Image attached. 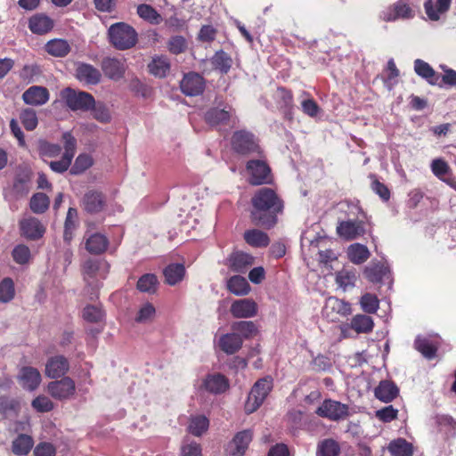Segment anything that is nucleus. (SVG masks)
Returning a JSON list of instances; mask_svg holds the SVG:
<instances>
[{"instance_id":"nucleus-2","label":"nucleus","mask_w":456,"mask_h":456,"mask_svg":"<svg viewBox=\"0 0 456 456\" xmlns=\"http://www.w3.org/2000/svg\"><path fill=\"white\" fill-rule=\"evenodd\" d=\"M110 44L118 50H127L134 47L138 41L135 29L126 22L112 24L108 29Z\"/></svg>"},{"instance_id":"nucleus-1","label":"nucleus","mask_w":456,"mask_h":456,"mask_svg":"<svg viewBox=\"0 0 456 456\" xmlns=\"http://www.w3.org/2000/svg\"><path fill=\"white\" fill-rule=\"evenodd\" d=\"M250 218L254 224L266 229L277 224V216L282 213L283 201L270 188L259 189L251 199Z\"/></svg>"},{"instance_id":"nucleus-42","label":"nucleus","mask_w":456,"mask_h":456,"mask_svg":"<svg viewBox=\"0 0 456 456\" xmlns=\"http://www.w3.org/2000/svg\"><path fill=\"white\" fill-rule=\"evenodd\" d=\"M50 205L49 198L42 192H37L34 194L29 202V207L32 212L35 214H43L45 213Z\"/></svg>"},{"instance_id":"nucleus-35","label":"nucleus","mask_w":456,"mask_h":456,"mask_svg":"<svg viewBox=\"0 0 456 456\" xmlns=\"http://www.w3.org/2000/svg\"><path fill=\"white\" fill-rule=\"evenodd\" d=\"M370 255L368 248L360 243H354L347 248L348 258L355 265L364 263L370 257Z\"/></svg>"},{"instance_id":"nucleus-57","label":"nucleus","mask_w":456,"mask_h":456,"mask_svg":"<svg viewBox=\"0 0 456 456\" xmlns=\"http://www.w3.org/2000/svg\"><path fill=\"white\" fill-rule=\"evenodd\" d=\"M201 446L194 441L184 440L181 447L182 456H202Z\"/></svg>"},{"instance_id":"nucleus-51","label":"nucleus","mask_w":456,"mask_h":456,"mask_svg":"<svg viewBox=\"0 0 456 456\" xmlns=\"http://www.w3.org/2000/svg\"><path fill=\"white\" fill-rule=\"evenodd\" d=\"M414 69L419 76L428 79L431 84H436V81L433 79L436 76L435 70L428 63L418 59L414 61Z\"/></svg>"},{"instance_id":"nucleus-26","label":"nucleus","mask_w":456,"mask_h":456,"mask_svg":"<svg viewBox=\"0 0 456 456\" xmlns=\"http://www.w3.org/2000/svg\"><path fill=\"white\" fill-rule=\"evenodd\" d=\"M170 62L167 56L156 55L148 64L149 72L157 77H165L170 71Z\"/></svg>"},{"instance_id":"nucleus-5","label":"nucleus","mask_w":456,"mask_h":456,"mask_svg":"<svg viewBox=\"0 0 456 456\" xmlns=\"http://www.w3.org/2000/svg\"><path fill=\"white\" fill-rule=\"evenodd\" d=\"M47 392L57 400H68L75 395L76 384L69 377L52 381L47 386Z\"/></svg>"},{"instance_id":"nucleus-7","label":"nucleus","mask_w":456,"mask_h":456,"mask_svg":"<svg viewBox=\"0 0 456 456\" xmlns=\"http://www.w3.org/2000/svg\"><path fill=\"white\" fill-rule=\"evenodd\" d=\"M351 312L352 309L349 303L335 297L327 298L323 307V315L332 322L339 320V317L350 314Z\"/></svg>"},{"instance_id":"nucleus-52","label":"nucleus","mask_w":456,"mask_h":456,"mask_svg":"<svg viewBox=\"0 0 456 456\" xmlns=\"http://www.w3.org/2000/svg\"><path fill=\"white\" fill-rule=\"evenodd\" d=\"M20 122L22 123V125L24 126V127L28 131L34 130L38 124L36 111L34 110L28 109V108L24 109L20 112Z\"/></svg>"},{"instance_id":"nucleus-8","label":"nucleus","mask_w":456,"mask_h":456,"mask_svg":"<svg viewBox=\"0 0 456 456\" xmlns=\"http://www.w3.org/2000/svg\"><path fill=\"white\" fill-rule=\"evenodd\" d=\"M316 414L331 420H338L348 415V407L337 401L325 400L316 410Z\"/></svg>"},{"instance_id":"nucleus-50","label":"nucleus","mask_w":456,"mask_h":456,"mask_svg":"<svg viewBox=\"0 0 456 456\" xmlns=\"http://www.w3.org/2000/svg\"><path fill=\"white\" fill-rule=\"evenodd\" d=\"M231 114L229 110L212 109L206 113V120L210 125H218L229 120Z\"/></svg>"},{"instance_id":"nucleus-37","label":"nucleus","mask_w":456,"mask_h":456,"mask_svg":"<svg viewBox=\"0 0 456 456\" xmlns=\"http://www.w3.org/2000/svg\"><path fill=\"white\" fill-rule=\"evenodd\" d=\"M350 326L357 333H369L372 330L374 322L370 316L356 314L352 318Z\"/></svg>"},{"instance_id":"nucleus-41","label":"nucleus","mask_w":456,"mask_h":456,"mask_svg":"<svg viewBox=\"0 0 456 456\" xmlns=\"http://www.w3.org/2000/svg\"><path fill=\"white\" fill-rule=\"evenodd\" d=\"M209 426L208 419L204 415H197L191 418L188 430L195 436H200Z\"/></svg>"},{"instance_id":"nucleus-64","label":"nucleus","mask_w":456,"mask_h":456,"mask_svg":"<svg viewBox=\"0 0 456 456\" xmlns=\"http://www.w3.org/2000/svg\"><path fill=\"white\" fill-rule=\"evenodd\" d=\"M55 452L53 445L45 442L38 444L34 450L35 456H55Z\"/></svg>"},{"instance_id":"nucleus-39","label":"nucleus","mask_w":456,"mask_h":456,"mask_svg":"<svg viewBox=\"0 0 456 456\" xmlns=\"http://www.w3.org/2000/svg\"><path fill=\"white\" fill-rule=\"evenodd\" d=\"M357 280V273L354 270L343 269L336 274V283L343 290L353 288Z\"/></svg>"},{"instance_id":"nucleus-38","label":"nucleus","mask_w":456,"mask_h":456,"mask_svg":"<svg viewBox=\"0 0 456 456\" xmlns=\"http://www.w3.org/2000/svg\"><path fill=\"white\" fill-rule=\"evenodd\" d=\"M33 447V439L28 435H20L12 441V451L15 455H27Z\"/></svg>"},{"instance_id":"nucleus-14","label":"nucleus","mask_w":456,"mask_h":456,"mask_svg":"<svg viewBox=\"0 0 456 456\" xmlns=\"http://www.w3.org/2000/svg\"><path fill=\"white\" fill-rule=\"evenodd\" d=\"M21 235L28 240H38L45 232V226L36 217H26L20 221Z\"/></svg>"},{"instance_id":"nucleus-22","label":"nucleus","mask_w":456,"mask_h":456,"mask_svg":"<svg viewBox=\"0 0 456 456\" xmlns=\"http://www.w3.org/2000/svg\"><path fill=\"white\" fill-rule=\"evenodd\" d=\"M102 69L106 77L112 80H119L123 77L126 67L123 61L107 57L102 61Z\"/></svg>"},{"instance_id":"nucleus-45","label":"nucleus","mask_w":456,"mask_h":456,"mask_svg":"<svg viewBox=\"0 0 456 456\" xmlns=\"http://www.w3.org/2000/svg\"><path fill=\"white\" fill-rule=\"evenodd\" d=\"M232 62L231 57L223 51L216 52L211 59L212 65L222 73H227L229 71L232 67Z\"/></svg>"},{"instance_id":"nucleus-49","label":"nucleus","mask_w":456,"mask_h":456,"mask_svg":"<svg viewBox=\"0 0 456 456\" xmlns=\"http://www.w3.org/2000/svg\"><path fill=\"white\" fill-rule=\"evenodd\" d=\"M94 164L93 158L88 154H80L77 157L70 169L72 175H79L91 167Z\"/></svg>"},{"instance_id":"nucleus-32","label":"nucleus","mask_w":456,"mask_h":456,"mask_svg":"<svg viewBox=\"0 0 456 456\" xmlns=\"http://www.w3.org/2000/svg\"><path fill=\"white\" fill-rule=\"evenodd\" d=\"M392 456H412L413 446L403 438L391 441L387 447Z\"/></svg>"},{"instance_id":"nucleus-55","label":"nucleus","mask_w":456,"mask_h":456,"mask_svg":"<svg viewBox=\"0 0 456 456\" xmlns=\"http://www.w3.org/2000/svg\"><path fill=\"white\" fill-rule=\"evenodd\" d=\"M155 307L150 303H145L139 309L138 314L135 317V322L139 323H147L153 320L155 316Z\"/></svg>"},{"instance_id":"nucleus-46","label":"nucleus","mask_w":456,"mask_h":456,"mask_svg":"<svg viewBox=\"0 0 456 456\" xmlns=\"http://www.w3.org/2000/svg\"><path fill=\"white\" fill-rule=\"evenodd\" d=\"M30 175L24 174L16 177L13 183V191L18 198L25 197L30 191Z\"/></svg>"},{"instance_id":"nucleus-4","label":"nucleus","mask_w":456,"mask_h":456,"mask_svg":"<svg viewBox=\"0 0 456 456\" xmlns=\"http://www.w3.org/2000/svg\"><path fill=\"white\" fill-rule=\"evenodd\" d=\"M61 96L72 110H87L95 103L93 95L89 93L76 91L69 87L61 91Z\"/></svg>"},{"instance_id":"nucleus-31","label":"nucleus","mask_w":456,"mask_h":456,"mask_svg":"<svg viewBox=\"0 0 456 456\" xmlns=\"http://www.w3.org/2000/svg\"><path fill=\"white\" fill-rule=\"evenodd\" d=\"M246 242L255 248H265L268 246L270 239L268 235L258 229H251L244 232Z\"/></svg>"},{"instance_id":"nucleus-17","label":"nucleus","mask_w":456,"mask_h":456,"mask_svg":"<svg viewBox=\"0 0 456 456\" xmlns=\"http://www.w3.org/2000/svg\"><path fill=\"white\" fill-rule=\"evenodd\" d=\"M232 146L240 153L246 154L256 151L258 148L252 134L240 131L232 136Z\"/></svg>"},{"instance_id":"nucleus-62","label":"nucleus","mask_w":456,"mask_h":456,"mask_svg":"<svg viewBox=\"0 0 456 456\" xmlns=\"http://www.w3.org/2000/svg\"><path fill=\"white\" fill-rule=\"evenodd\" d=\"M431 169L436 176L444 181V175L449 172L450 167L445 161L437 159L432 161Z\"/></svg>"},{"instance_id":"nucleus-59","label":"nucleus","mask_w":456,"mask_h":456,"mask_svg":"<svg viewBox=\"0 0 456 456\" xmlns=\"http://www.w3.org/2000/svg\"><path fill=\"white\" fill-rule=\"evenodd\" d=\"M12 257L14 261L20 265H24L30 258V250L28 247L23 244L16 246L12 250Z\"/></svg>"},{"instance_id":"nucleus-30","label":"nucleus","mask_w":456,"mask_h":456,"mask_svg":"<svg viewBox=\"0 0 456 456\" xmlns=\"http://www.w3.org/2000/svg\"><path fill=\"white\" fill-rule=\"evenodd\" d=\"M45 49L52 56L64 57L70 52V45L65 39L54 38L45 44Z\"/></svg>"},{"instance_id":"nucleus-47","label":"nucleus","mask_w":456,"mask_h":456,"mask_svg":"<svg viewBox=\"0 0 456 456\" xmlns=\"http://www.w3.org/2000/svg\"><path fill=\"white\" fill-rule=\"evenodd\" d=\"M415 348L421 353V354L428 358V359H433L436 356V346L433 345L431 342L428 341V339L421 337H418L415 339Z\"/></svg>"},{"instance_id":"nucleus-40","label":"nucleus","mask_w":456,"mask_h":456,"mask_svg":"<svg viewBox=\"0 0 456 456\" xmlns=\"http://www.w3.org/2000/svg\"><path fill=\"white\" fill-rule=\"evenodd\" d=\"M136 12L141 19L151 24L157 25L162 20L160 14L150 4H139Z\"/></svg>"},{"instance_id":"nucleus-27","label":"nucleus","mask_w":456,"mask_h":456,"mask_svg":"<svg viewBox=\"0 0 456 456\" xmlns=\"http://www.w3.org/2000/svg\"><path fill=\"white\" fill-rule=\"evenodd\" d=\"M452 0H436V8L431 0L424 4L426 14L428 19L434 21L439 20L441 15L444 14L451 6Z\"/></svg>"},{"instance_id":"nucleus-11","label":"nucleus","mask_w":456,"mask_h":456,"mask_svg":"<svg viewBox=\"0 0 456 456\" xmlns=\"http://www.w3.org/2000/svg\"><path fill=\"white\" fill-rule=\"evenodd\" d=\"M252 441V432L248 429L238 432L227 444L226 452L230 456H243Z\"/></svg>"},{"instance_id":"nucleus-20","label":"nucleus","mask_w":456,"mask_h":456,"mask_svg":"<svg viewBox=\"0 0 456 456\" xmlns=\"http://www.w3.org/2000/svg\"><path fill=\"white\" fill-rule=\"evenodd\" d=\"M20 386L27 390L33 391L40 385L42 378L37 369L23 367L18 376Z\"/></svg>"},{"instance_id":"nucleus-54","label":"nucleus","mask_w":456,"mask_h":456,"mask_svg":"<svg viewBox=\"0 0 456 456\" xmlns=\"http://www.w3.org/2000/svg\"><path fill=\"white\" fill-rule=\"evenodd\" d=\"M338 444L331 439L322 441L318 446V454L320 456H338Z\"/></svg>"},{"instance_id":"nucleus-48","label":"nucleus","mask_w":456,"mask_h":456,"mask_svg":"<svg viewBox=\"0 0 456 456\" xmlns=\"http://www.w3.org/2000/svg\"><path fill=\"white\" fill-rule=\"evenodd\" d=\"M15 288L11 278H4L0 282V302L9 303L14 298Z\"/></svg>"},{"instance_id":"nucleus-44","label":"nucleus","mask_w":456,"mask_h":456,"mask_svg":"<svg viewBox=\"0 0 456 456\" xmlns=\"http://www.w3.org/2000/svg\"><path fill=\"white\" fill-rule=\"evenodd\" d=\"M158 287V279L156 275L147 273L142 275L137 282V289L144 293L153 294Z\"/></svg>"},{"instance_id":"nucleus-58","label":"nucleus","mask_w":456,"mask_h":456,"mask_svg":"<svg viewBox=\"0 0 456 456\" xmlns=\"http://www.w3.org/2000/svg\"><path fill=\"white\" fill-rule=\"evenodd\" d=\"M167 48L171 53L179 54L186 50L187 44L183 37L175 36L169 39Z\"/></svg>"},{"instance_id":"nucleus-28","label":"nucleus","mask_w":456,"mask_h":456,"mask_svg":"<svg viewBox=\"0 0 456 456\" xmlns=\"http://www.w3.org/2000/svg\"><path fill=\"white\" fill-rule=\"evenodd\" d=\"M109 244L108 239L101 233L91 234L86 240V250L94 255L101 254L105 251Z\"/></svg>"},{"instance_id":"nucleus-63","label":"nucleus","mask_w":456,"mask_h":456,"mask_svg":"<svg viewBox=\"0 0 456 456\" xmlns=\"http://www.w3.org/2000/svg\"><path fill=\"white\" fill-rule=\"evenodd\" d=\"M398 411L392 405L384 407L376 411V417L384 422H390L397 418Z\"/></svg>"},{"instance_id":"nucleus-18","label":"nucleus","mask_w":456,"mask_h":456,"mask_svg":"<svg viewBox=\"0 0 456 456\" xmlns=\"http://www.w3.org/2000/svg\"><path fill=\"white\" fill-rule=\"evenodd\" d=\"M76 77L85 85H97L102 78L101 72L91 64L78 62L76 67Z\"/></svg>"},{"instance_id":"nucleus-21","label":"nucleus","mask_w":456,"mask_h":456,"mask_svg":"<svg viewBox=\"0 0 456 456\" xmlns=\"http://www.w3.org/2000/svg\"><path fill=\"white\" fill-rule=\"evenodd\" d=\"M22 99L28 105L40 106L48 102L49 92L45 87L33 86L23 93Z\"/></svg>"},{"instance_id":"nucleus-13","label":"nucleus","mask_w":456,"mask_h":456,"mask_svg":"<svg viewBox=\"0 0 456 456\" xmlns=\"http://www.w3.org/2000/svg\"><path fill=\"white\" fill-rule=\"evenodd\" d=\"M105 267L106 264L104 263L92 259L86 260L83 265L84 280L86 284L93 289L98 288V279L103 278L102 270Z\"/></svg>"},{"instance_id":"nucleus-16","label":"nucleus","mask_w":456,"mask_h":456,"mask_svg":"<svg viewBox=\"0 0 456 456\" xmlns=\"http://www.w3.org/2000/svg\"><path fill=\"white\" fill-rule=\"evenodd\" d=\"M337 232L346 240H354L365 233L364 224L359 220L342 221L337 226Z\"/></svg>"},{"instance_id":"nucleus-10","label":"nucleus","mask_w":456,"mask_h":456,"mask_svg":"<svg viewBox=\"0 0 456 456\" xmlns=\"http://www.w3.org/2000/svg\"><path fill=\"white\" fill-rule=\"evenodd\" d=\"M257 304L250 298L235 300L230 307L231 314L237 319H247L257 314Z\"/></svg>"},{"instance_id":"nucleus-3","label":"nucleus","mask_w":456,"mask_h":456,"mask_svg":"<svg viewBox=\"0 0 456 456\" xmlns=\"http://www.w3.org/2000/svg\"><path fill=\"white\" fill-rule=\"evenodd\" d=\"M272 388L273 379L270 376L257 380L253 386L246 402V411L248 413H252L256 411L264 403Z\"/></svg>"},{"instance_id":"nucleus-43","label":"nucleus","mask_w":456,"mask_h":456,"mask_svg":"<svg viewBox=\"0 0 456 456\" xmlns=\"http://www.w3.org/2000/svg\"><path fill=\"white\" fill-rule=\"evenodd\" d=\"M386 273V268L380 263L371 262L364 269V275L370 282H379Z\"/></svg>"},{"instance_id":"nucleus-19","label":"nucleus","mask_w":456,"mask_h":456,"mask_svg":"<svg viewBox=\"0 0 456 456\" xmlns=\"http://www.w3.org/2000/svg\"><path fill=\"white\" fill-rule=\"evenodd\" d=\"M69 369L68 359L62 355H56L47 360L45 373L50 379H57L62 377Z\"/></svg>"},{"instance_id":"nucleus-9","label":"nucleus","mask_w":456,"mask_h":456,"mask_svg":"<svg viewBox=\"0 0 456 456\" xmlns=\"http://www.w3.org/2000/svg\"><path fill=\"white\" fill-rule=\"evenodd\" d=\"M247 169L250 175L249 183L253 185L269 183L271 182V170L262 160H251L248 162Z\"/></svg>"},{"instance_id":"nucleus-29","label":"nucleus","mask_w":456,"mask_h":456,"mask_svg":"<svg viewBox=\"0 0 456 456\" xmlns=\"http://www.w3.org/2000/svg\"><path fill=\"white\" fill-rule=\"evenodd\" d=\"M232 269L238 273H243L254 263V257L244 252H236L230 256Z\"/></svg>"},{"instance_id":"nucleus-12","label":"nucleus","mask_w":456,"mask_h":456,"mask_svg":"<svg viewBox=\"0 0 456 456\" xmlns=\"http://www.w3.org/2000/svg\"><path fill=\"white\" fill-rule=\"evenodd\" d=\"M106 206V199L100 191L88 190L82 199V208L85 211L95 214L102 211Z\"/></svg>"},{"instance_id":"nucleus-23","label":"nucleus","mask_w":456,"mask_h":456,"mask_svg":"<svg viewBox=\"0 0 456 456\" xmlns=\"http://www.w3.org/2000/svg\"><path fill=\"white\" fill-rule=\"evenodd\" d=\"M243 340L234 331L222 335L218 340V346L227 354H233L242 346Z\"/></svg>"},{"instance_id":"nucleus-25","label":"nucleus","mask_w":456,"mask_h":456,"mask_svg":"<svg viewBox=\"0 0 456 456\" xmlns=\"http://www.w3.org/2000/svg\"><path fill=\"white\" fill-rule=\"evenodd\" d=\"M28 28L34 34L43 35L52 30L53 21L45 14H35L28 20Z\"/></svg>"},{"instance_id":"nucleus-61","label":"nucleus","mask_w":456,"mask_h":456,"mask_svg":"<svg viewBox=\"0 0 456 456\" xmlns=\"http://www.w3.org/2000/svg\"><path fill=\"white\" fill-rule=\"evenodd\" d=\"M83 317L90 322H98L102 319L103 313L102 309L97 306L88 305L84 309Z\"/></svg>"},{"instance_id":"nucleus-33","label":"nucleus","mask_w":456,"mask_h":456,"mask_svg":"<svg viewBox=\"0 0 456 456\" xmlns=\"http://www.w3.org/2000/svg\"><path fill=\"white\" fill-rule=\"evenodd\" d=\"M185 274L184 266L181 264H171L164 269L165 281L171 286L180 282Z\"/></svg>"},{"instance_id":"nucleus-53","label":"nucleus","mask_w":456,"mask_h":456,"mask_svg":"<svg viewBox=\"0 0 456 456\" xmlns=\"http://www.w3.org/2000/svg\"><path fill=\"white\" fill-rule=\"evenodd\" d=\"M360 305L365 313L374 314L379 309V301L375 295L366 293L361 297Z\"/></svg>"},{"instance_id":"nucleus-56","label":"nucleus","mask_w":456,"mask_h":456,"mask_svg":"<svg viewBox=\"0 0 456 456\" xmlns=\"http://www.w3.org/2000/svg\"><path fill=\"white\" fill-rule=\"evenodd\" d=\"M38 151L41 156L54 158L61 153V148L58 144L50 143L46 141H39Z\"/></svg>"},{"instance_id":"nucleus-34","label":"nucleus","mask_w":456,"mask_h":456,"mask_svg":"<svg viewBox=\"0 0 456 456\" xmlns=\"http://www.w3.org/2000/svg\"><path fill=\"white\" fill-rule=\"evenodd\" d=\"M232 330L241 338H250L257 335L258 329L253 322L239 321L232 324Z\"/></svg>"},{"instance_id":"nucleus-15","label":"nucleus","mask_w":456,"mask_h":456,"mask_svg":"<svg viewBox=\"0 0 456 456\" xmlns=\"http://www.w3.org/2000/svg\"><path fill=\"white\" fill-rule=\"evenodd\" d=\"M180 87L182 92L189 96H196L204 91L205 81L203 77L197 73H189L183 77Z\"/></svg>"},{"instance_id":"nucleus-60","label":"nucleus","mask_w":456,"mask_h":456,"mask_svg":"<svg viewBox=\"0 0 456 456\" xmlns=\"http://www.w3.org/2000/svg\"><path fill=\"white\" fill-rule=\"evenodd\" d=\"M32 407L39 412H47L53 409V403L48 397L40 395L32 401Z\"/></svg>"},{"instance_id":"nucleus-36","label":"nucleus","mask_w":456,"mask_h":456,"mask_svg":"<svg viewBox=\"0 0 456 456\" xmlns=\"http://www.w3.org/2000/svg\"><path fill=\"white\" fill-rule=\"evenodd\" d=\"M227 288L231 293L236 296H245L250 291V286L244 277L235 275L227 281Z\"/></svg>"},{"instance_id":"nucleus-6","label":"nucleus","mask_w":456,"mask_h":456,"mask_svg":"<svg viewBox=\"0 0 456 456\" xmlns=\"http://www.w3.org/2000/svg\"><path fill=\"white\" fill-rule=\"evenodd\" d=\"M228 379L221 373H209L206 375L200 386V389L213 395H221L229 389Z\"/></svg>"},{"instance_id":"nucleus-24","label":"nucleus","mask_w":456,"mask_h":456,"mask_svg":"<svg viewBox=\"0 0 456 456\" xmlns=\"http://www.w3.org/2000/svg\"><path fill=\"white\" fill-rule=\"evenodd\" d=\"M399 394V389L395 383L389 380H382L374 390L376 398L383 403L393 401Z\"/></svg>"}]
</instances>
